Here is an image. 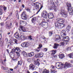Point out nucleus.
Here are the masks:
<instances>
[{
    "instance_id": "1",
    "label": "nucleus",
    "mask_w": 73,
    "mask_h": 73,
    "mask_svg": "<svg viewBox=\"0 0 73 73\" xmlns=\"http://www.w3.org/2000/svg\"><path fill=\"white\" fill-rule=\"evenodd\" d=\"M58 23H55V25L56 28H58V29H61L63 27H64V24H61L62 23H64V19L62 18H59L56 19Z\"/></svg>"
},
{
    "instance_id": "2",
    "label": "nucleus",
    "mask_w": 73,
    "mask_h": 73,
    "mask_svg": "<svg viewBox=\"0 0 73 73\" xmlns=\"http://www.w3.org/2000/svg\"><path fill=\"white\" fill-rule=\"evenodd\" d=\"M34 5L35 7V9L37 10H38V11L36 13V14H38V13L40 12V11L42 9V6L41 4L38 2H36L34 3Z\"/></svg>"
},
{
    "instance_id": "3",
    "label": "nucleus",
    "mask_w": 73,
    "mask_h": 73,
    "mask_svg": "<svg viewBox=\"0 0 73 73\" xmlns=\"http://www.w3.org/2000/svg\"><path fill=\"white\" fill-rule=\"evenodd\" d=\"M20 52H21V50H20V48L18 47H16V48L15 50L14 49H12L11 52V53H14V52H15L17 56L18 57H19V56H20V54L19 53Z\"/></svg>"
},
{
    "instance_id": "4",
    "label": "nucleus",
    "mask_w": 73,
    "mask_h": 73,
    "mask_svg": "<svg viewBox=\"0 0 73 73\" xmlns=\"http://www.w3.org/2000/svg\"><path fill=\"white\" fill-rule=\"evenodd\" d=\"M61 65L62 66H63V68L64 69L66 68H69V67H72V64L69 63L67 62H66L65 64V65H63V64H61Z\"/></svg>"
},
{
    "instance_id": "5",
    "label": "nucleus",
    "mask_w": 73,
    "mask_h": 73,
    "mask_svg": "<svg viewBox=\"0 0 73 73\" xmlns=\"http://www.w3.org/2000/svg\"><path fill=\"white\" fill-rule=\"evenodd\" d=\"M60 14L62 16L64 17H67L68 16L67 13L65 12L64 10V9L61 10V12L60 13Z\"/></svg>"
},
{
    "instance_id": "6",
    "label": "nucleus",
    "mask_w": 73,
    "mask_h": 73,
    "mask_svg": "<svg viewBox=\"0 0 73 73\" xmlns=\"http://www.w3.org/2000/svg\"><path fill=\"white\" fill-rule=\"evenodd\" d=\"M22 19L23 20H25L27 19V15L25 13V11H24L21 14Z\"/></svg>"
},
{
    "instance_id": "7",
    "label": "nucleus",
    "mask_w": 73,
    "mask_h": 73,
    "mask_svg": "<svg viewBox=\"0 0 73 73\" xmlns=\"http://www.w3.org/2000/svg\"><path fill=\"white\" fill-rule=\"evenodd\" d=\"M67 7H68V12L71 11V10H72V6H71V4L69 3H67Z\"/></svg>"
},
{
    "instance_id": "8",
    "label": "nucleus",
    "mask_w": 73,
    "mask_h": 73,
    "mask_svg": "<svg viewBox=\"0 0 73 73\" xmlns=\"http://www.w3.org/2000/svg\"><path fill=\"white\" fill-rule=\"evenodd\" d=\"M48 17L49 19H53V18L54 17L53 13H49L48 15Z\"/></svg>"
},
{
    "instance_id": "9",
    "label": "nucleus",
    "mask_w": 73,
    "mask_h": 73,
    "mask_svg": "<svg viewBox=\"0 0 73 73\" xmlns=\"http://www.w3.org/2000/svg\"><path fill=\"white\" fill-rule=\"evenodd\" d=\"M39 25H41L42 27H43V26L45 25H47L48 26V23L47 22L45 23L44 22H42L41 23H40L39 24Z\"/></svg>"
},
{
    "instance_id": "10",
    "label": "nucleus",
    "mask_w": 73,
    "mask_h": 73,
    "mask_svg": "<svg viewBox=\"0 0 73 73\" xmlns=\"http://www.w3.org/2000/svg\"><path fill=\"white\" fill-rule=\"evenodd\" d=\"M14 37H15L18 40H19V34L17 33H16L14 34Z\"/></svg>"
},
{
    "instance_id": "11",
    "label": "nucleus",
    "mask_w": 73,
    "mask_h": 73,
    "mask_svg": "<svg viewBox=\"0 0 73 73\" xmlns=\"http://www.w3.org/2000/svg\"><path fill=\"white\" fill-rule=\"evenodd\" d=\"M61 33L62 34V36H66V32L65 30H62L61 31Z\"/></svg>"
},
{
    "instance_id": "12",
    "label": "nucleus",
    "mask_w": 73,
    "mask_h": 73,
    "mask_svg": "<svg viewBox=\"0 0 73 73\" xmlns=\"http://www.w3.org/2000/svg\"><path fill=\"white\" fill-rule=\"evenodd\" d=\"M59 57L60 59H62L65 57V55L64 54H61L59 55Z\"/></svg>"
},
{
    "instance_id": "13",
    "label": "nucleus",
    "mask_w": 73,
    "mask_h": 73,
    "mask_svg": "<svg viewBox=\"0 0 73 73\" xmlns=\"http://www.w3.org/2000/svg\"><path fill=\"white\" fill-rule=\"evenodd\" d=\"M19 28H20V29H21V30L23 31V32H26V29H25V28L23 27L21 25L20 26Z\"/></svg>"
},
{
    "instance_id": "14",
    "label": "nucleus",
    "mask_w": 73,
    "mask_h": 73,
    "mask_svg": "<svg viewBox=\"0 0 73 73\" xmlns=\"http://www.w3.org/2000/svg\"><path fill=\"white\" fill-rule=\"evenodd\" d=\"M42 46V44H39V47L38 48V49H36V50H37V51L38 52L39 51H40V49L41 48Z\"/></svg>"
},
{
    "instance_id": "15",
    "label": "nucleus",
    "mask_w": 73,
    "mask_h": 73,
    "mask_svg": "<svg viewBox=\"0 0 73 73\" xmlns=\"http://www.w3.org/2000/svg\"><path fill=\"white\" fill-rule=\"evenodd\" d=\"M35 65L37 66H38L39 65H40V62H39L38 61H35L34 62Z\"/></svg>"
},
{
    "instance_id": "16",
    "label": "nucleus",
    "mask_w": 73,
    "mask_h": 73,
    "mask_svg": "<svg viewBox=\"0 0 73 73\" xmlns=\"http://www.w3.org/2000/svg\"><path fill=\"white\" fill-rule=\"evenodd\" d=\"M22 54L24 57H27V52H26L25 51H23L22 52Z\"/></svg>"
},
{
    "instance_id": "17",
    "label": "nucleus",
    "mask_w": 73,
    "mask_h": 73,
    "mask_svg": "<svg viewBox=\"0 0 73 73\" xmlns=\"http://www.w3.org/2000/svg\"><path fill=\"white\" fill-rule=\"evenodd\" d=\"M71 28V27L70 26L68 25L67 26V27L66 28V30L67 32H69L70 31V29Z\"/></svg>"
},
{
    "instance_id": "18",
    "label": "nucleus",
    "mask_w": 73,
    "mask_h": 73,
    "mask_svg": "<svg viewBox=\"0 0 73 73\" xmlns=\"http://www.w3.org/2000/svg\"><path fill=\"white\" fill-rule=\"evenodd\" d=\"M36 55L38 57H43V54L41 53L37 54Z\"/></svg>"
},
{
    "instance_id": "19",
    "label": "nucleus",
    "mask_w": 73,
    "mask_h": 73,
    "mask_svg": "<svg viewBox=\"0 0 73 73\" xmlns=\"http://www.w3.org/2000/svg\"><path fill=\"white\" fill-rule=\"evenodd\" d=\"M30 68L32 70H34L35 69V66L33 64H31L29 66Z\"/></svg>"
},
{
    "instance_id": "20",
    "label": "nucleus",
    "mask_w": 73,
    "mask_h": 73,
    "mask_svg": "<svg viewBox=\"0 0 73 73\" xmlns=\"http://www.w3.org/2000/svg\"><path fill=\"white\" fill-rule=\"evenodd\" d=\"M61 36L62 37V38H63L64 39L68 40H69V37L68 36L65 37L66 36H65V35H62Z\"/></svg>"
},
{
    "instance_id": "21",
    "label": "nucleus",
    "mask_w": 73,
    "mask_h": 73,
    "mask_svg": "<svg viewBox=\"0 0 73 73\" xmlns=\"http://www.w3.org/2000/svg\"><path fill=\"white\" fill-rule=\"evenodd\" d=\"M59 46V44L57 43L54 44V45L53 46V48L54 49H57V46Z\"/></svg>"
},
{
    "instance_id": "22",
    "label": "nucleus",
    "mask_w": 73,
    "mask_h": 73,
    "mask_svg": "<svg viewBox=\"0 0 73 73\" xmlns=\"http://www.w3.org/2000/svg\"><path fill=\"white\" fill-rule=\"evenodd\" d=\"M28 55L29 57H32V56H34V52H31V53H29Z\"/></svg>"
},
{
    "instance_id": "23",
    "label": "nucleus",
    "mask_w": 73,
    "mask_h": 73,
    "mask_svg": "<svg viewBox=\"0 0 73 73\" xmlns=\"http://www.w3.org/2000/svg\"><path fill=\"white\" fill-rule=\"evenodd\" d=\"M56 52H57V51L56 50H52L51 51L52 53H51V56H53V55L55 54L56 53Z\"/></svg>"
},
{
    "instance_id": "24",
    "label": "nucleus",
    "mask_w": 73,
    "mask_h": 73,
    "mask_svg": "<svg viewBox=\"0 0 73 73\" xmlns=\"http://www.w3.org/2000/svg\"><path fill=\"white\" fill-rule=\"evenodd\" d=\"M36 21V17H34L33 18L32 20L31 21L33 23H34V22Z\"/></svg>"
},
{
    "instance_id": "25",
    "label": "nucleus",
    "mask_w": 73,
    "mask_h": 73,
    "mask_svg": "<svg viewBox=\"0 0 73 73\" xmlns=\"http://www.w3.org/2000/svg\"><path fill=\"white\" fill-rule=\"evenodd\" d=\"M46 16L47 15L43 13H42V17H43L44 18V19H46Z\"/></svg>"
},
{
    "instance_id": "26",
    "label": "nucleus",
    "mask_w": 73,
    "mask_h": 73,
    "mask_svg": "<svg viewBox=\"0 0 73 73\" xmlns=\"http://www.w3.org/2000/svg\"><path fill=\"white\" fill-rule=\"evenodd\" d=\"M55 38H59L61 39V37L60 36V35H56L55 36Z\"/></svg>"
},
{
    "instance_id": "27",
    "label": "nucleus",
    "mask_w": 73,
    "mask_h": 73,
    "mask_svg": "<svg viewBox=\"0 0 73 73\" xmlns=\"http://www.w3.org/2000/svg\"><path fill=\"white\" fill-rule=\"evenodd\" d=\"M68 56L70 58H73V53H71L68 55Z\"/></svg>"
},
{
    "instance_id": "28",
    "label": "nucleus",
    "mask_w": 73,
    "mask_h": 73,
    "mask_svg": "<svg viewBox=\"0 0 73 73\" xmlns=\"http://www.w3.org/2000/svg\"><path fill=\"white\" fill-rule=\"evenodd\" d=\"M5 27L6 28H8L9 29H11V28H12V27L9 26V25L8 24H6L5 25Z\"/></svg>"
},
{
    "instance_id": "29",
    "label": "nucleus",
    "mask_w": 73,
    "mask_h": 73,
    "mask_svg": "<svg viewBox=\"0 0 73 73\" xmlns=\"http://www.w3.org/2000/svg\"><path fill=\"white\" fill-rule=\"evenodd\" d=\"M21 46L23 47V48H25V43H23L21 44Z\"/></svg>"
},
{
    "instance_id": "30",
    "label": "nucleus",
    "mask_w": 73,
    "mask_h": 73,
    "mask_svg": "<svg viewBox=\"0 0 73 73\" xmlns=\"http://www.w3.org/2000/svg\"><path fill=\"white\" fill-rule=\"evenodd\" d=\"M25 46L26 47H28L29 45V42H26L25 43Z\"/></svg>"
},
{
    "instance_id": "31",
    "label": "nucleus",
    "mask_w": 73,
    "mask_h": 73,
    "mask_svg": "<svg viewBox=\"0 0 73 73\" xmlns=\"http://www.w3.org/2000/svg\"><path fill=\"white\" fill-rule=\"evenodd\" d=\"M21 64H22V61H18V65H21Z\"/></svg>"
},
{
    "instance_id": "32",
    "label": "nucleus",
    "mask_w": 73,
    "mask_h": 73,
    "mask_svg": "<svg viewBox=\"0 0 73 73\" xmlns=\"http://www.w3.org/2000/svg\"><path fill=\"white\" fill-rule=\"evenodd\" d=\"M66 49L67 50H71V47H67Z\"/></svg>"
},
{
    "instance_id": "33",
    "label": "nucleus",
    "mask_w": 73,
    "mask_h": 73,
    "mask_svg": "<svg viewBox=\"0 0 73 73\" xmlns=\"http://www.w3.org/2000/svg\"><path fill=\"white\" fill-rule=\"evenodd\" d=\"M53 32H52V31L49 32V36H52V35H53Z\"/></svg>"
},
{
    "instance_id": "34",
    "label": "nucleus",
    "mask_w": 73,
    "mask_h": 73,
    "mask_svg": "<svg viewBox=\"0 0 73 73\" xmlns=\"http://www.w3.org/2000/svg\"><path fill=\"white\" fill-rule=\"evenodd\" d=\"M3 14V10L0 8V15Z\"/></svg>"
},
{
    "instance_id": "35",
    "label": "nucleus",
    "mask_w": 73,
    "mask_h": 73,
    "mask_svg": "<svg viewBox=\"0 0 73 73\" xmlns=\"http://www.w3.org/2000/svg\"><path fill=\"white\" fill-rule=\"evenodd\" d=\"M21 40H24L25 39V36H21Z\"/></svg>"
},
{
    "instance_id": "36",
    "label": "nucleus",
    "mask_w": 73,
    "mask_h": 73,
    "mask_svg": "<svg viewBox=\"0 0 73 73\" xmlns=\"http://www.w3.org/2000/svg\"><path fill=\"white\" fill-rule=\"evenodd\" d=\"M14 40L15 44H18L17 43V40L16 39H14Z\"/></svg>"
},
{
    "instance_id": "37",
    "label": "nucleus",
    "mask_w": 73,
    "mask_h": 73,
    "mask_svg": "<svg viewBox=\"0 0 73 73\" xmlns=\"http://www.w3.org/2000/svg\"><path fill=\"white\" fill-rule=\"evenodd\" d=\"M55 67L54 66H53V65H52L51 66V68H52V70H53L54 69Z\"/></svg>"
},
{
    "instance_id": "38",
    "label": "nucleus",
    "mask_w": 73,
    "mask_h": 73,
    "mask_svg": "<svg viewBox=\"0 0 73 73\" xmlns=\"http://www.w3.org/2000/svg\"><path fill=\"white\" fill-rule=\"evenodd\" d=\"M69 12H70L69 13L70 15H73V12L72 11V10H71V11H70Z\"/></svg>"
},
{
    "instance_id": "39",
    "label": "nucleus",
    "mask_w": 73,
    "mask_h": 73,
    "mask_svg": "<svg viewBox=\"0 0 73 73\" xmlns=\"http://www.w3.org/2000/svg\"><path fill=\"white\" fill-rule=\"evenodd\" d=\"M53 58L54 59H57V57L55 55H54L53 56Z\"/></svg>"
},
{
    "instance_id": "40",
    "label": "nucleus",
    "mask_w": 73,
    "mask_h": 73,
    "mask_svg": "<svg viewBox=\"0 0 73 73\" xmlns=\"http://www.w3.org/2000/svg\"><path fill=\"white\" fill-rule=\"evenodd\" d=\"M60 39H59V38H55V40L56 41H58Z\"/></svg>"
},
{
    "instance_id": "41",
    "label": "nucleus",
    "mask_w": 73,
    "mask_h": 73,
    "mask_svg": "<svg viewBox=\"0 0 73 73\" xmlns=\"http://www.w3.org/2000/svg\"><path fill=\"white\" fill-rule=\"evenodd\" d=\"M43 13L44 14L46 15H48V13H47V11H45L44 13Z\"/></svg>"
},
{
    "instance_id": "42",
    "label": "nucleus",
    "mask_w": 73,
    "mask_h": 73,
    "mask_svg": "<svg viewBox=\"0 0 73 73\" xmlns=\"http://www.w3.org/2000/svg\"><path fill=\"white\" fill-rule=\"evenodd\" d=\"M51 73H55L56 72V71H55V70H51Z\"/></svg>"
},
{
    "instance_id": "43",
    "label": "nucleus",
    "mask_w": 73,
    "mask_h": 73,
    "mask_svg": "<svg viewBox=\"0 0 73 73\" xmlns=\"http://www.w3.org/2000/svg\"><path fill=\"white\" fill-rule=\"evenodd\" d=\"M65 42H62L60 43V44H61V45H64V43Z\"/></svg>"
},
{
    "instance_id": "44",
    "label": "nucleus",
    "mask_w": 73,
    "mask_h": 73,
    "mask_svg": "<svg viewBox=\"0 0 73 73\" xmlns=\"http://www.w3.org/2000/svg\"><path fill=\"white\" fill-rule=\"evenodd\" d=\"M29 38L30 40H31L32 39V36H29Z\"/></svg>"
},
{
    "instance_id": "45",
    "label": "nucleus",
    "mask_w": 73,
    "mask_h": 73,
    "mask_svg": "<svg viewBox=\"0 0 73 73\" xmlns=\"http://www.w3.org/2000/svg\"><path fill=\"white\" fill-rule=\"evenodd\" d=\"M46 69H44V70L42 72L43 73H46Z\"/></svg>"
},
{
    "instance_id": "46",
    "label": "nucleus",
    "mask_w": 73,
    "mask_h": 73,
    "mask_svg": "<svg viewBox=\"0 0 73 73\" xmlns=\"http://www.w3.org/2000/svg\"><path fill=\"white\" fill-rule=\"evenodd\" d=\"M26 10L27 11H28V12H30V11H31V9L29 8H27L26 9Z\"/></svg>"
},
{
    "instance_id": "47",
    "label": "nucleus",
    "mask_w": 73,
    "mask_h": 73,
    "mask_svg": "<svg viewBox=\"0 0 73 73\" xmlns=\"http://www.w3.org/2000/svg\"><path fill=\"white\" fill-rule=\"evenodd\" d=\"M44 50L45 52H46L48 50V48H44Z\"/></svg>"
},
{
    "instance_id": "48",
    "label": "nucleus",
    "mask_w": 73,
    "mask_h": 73,
    "mask_svg": "<svg viewBox=\"0 0 73 73\" xmlns=\"http://www.w3.org/2000/svg\"><path fill=\"white\" fill-rule=\"evenodd\" d=\"M19 22L20 23V24H22V23H24V21H23L21 20H20Z\"/></svg>"
},
{
    "instance_id": "49",
    "label": "nucleus",
    "mask_w": 73,
    "mask_h": 73,
    "mask_svg": "<svg viewBox=\"0 0 73 73\" xmlns=\"http://www.w3.org/2000/svg\"><path fill=\"white\" fill-rule=\"evenodd\" d=\"M46 73H49V71L48 70H46Z\"/></svg>"
},
{
    "instance_id": "50",
    "label": "nucleus",
    "mask_w": 73,
    "mask_h": 73,
    "mask_svg": "<svg viewBox=\"0 0 73 73\" xmlns=\"http://www.w3.org/2000/svg\"><path fill=\"white\" fill-rule=\"evenodd\" d=\"M27 61L28 62H31V59L29 58H28L27 59Z\"/></svg>"
},
{
    "instance_id": "51",
    "label": "nucleus",
    "mask_w": 73,
    "mask_h": 73,
    "mask_svg": "<svg viewBox=\"0 0 73 73\" xmlns=\"http://www.w3.org/2000/svg\"><path fill=\"white\" fill-rule=\"evenodd\" d=\"M3 9L5 11L7 9V7L5 6L3 7Z\"/></svg>"
},
{
    "instance_id": "52",
    "label": "nucleus",
    "mask_w": 73,
    "mask_h": 73,
    "mask_svg": "<svg viewBox=\"0 0 73 73\" xmlns=\"http://www.w3.org/2000/svg\"><path fill=\"white\" fill-rule=\"evenodd\" d=\"M5 41H6L7 42H8V39L7 38H6L5 39Z\"/></svg>"
},
{
    "instance_id": "53",
    "label": "nucleus",
    "mask_w": 73,
    "mask_h": 73,
    "mask_svg": "<svg viewBox=\"0 0 73 73\" xmlns=\"http://www.w3.org/2000/svg\"><path fill=\"white\" fill-rule=\"evenodd\" d=\"M0 25H1V26H3V25H4V24L3 23H0Z\"/></svg>"
},
{
    "instance_id": "54",
    "label": "nucleus",
    "mask_w": 73,
    "mask_h": 73,
    "mask_svg": "<svg viewBox=\"0 0 73 73\" xmlns=\"http://www.w3.org/2000/svg\"><path fill=\"white\" fill-rule=\"evenodd\" d=\"M16 16L17 17H18V19H19V15H18V13H17V14H16Z\"/></svg>"
},
{
    "instance_id": "55",
    "label": "nucleus",
    "mask_w": 73,
    "mask_h": 73,
    "mask_svg": "<svg viewBox=\"0 0 73 73\" xmlns=\"http://www.w3.org/2000/svg\"><path fill=\"white\" fill-rule=\"evenodd\" d=\"M31 1H32V2H33V3L34 2H35V1H36V0H31Z\"/></svg>"
},
{
    "instance_id": "56",
    "label": "nucleus",
    "mask_w": 73,
    "mask_h": 73,
    "mask_svg": "<svg viewBox=\"0 0 73 73\" xmlns=\"http://www.w3.org/2000/svg\"><path fill=\"white\" fill-rule=\"evenodd\" d=\"M54 11H56L57 10V9L56 8H54Z\"/></svg>"
},
{
    "instance_id": "57",
    "label": "nucleus",
    "mask_w": 73,
    "mask_h": 73,
    "mask_svg": "<svg viewBox=\"0 0 73 73\" xmlns=\"http://www.w3.org/2000/svg\"><path fill=\"white\" fill-rule=\"evenodd\" d=\"M49 10H52V7H50V8H49Z\"/></svg>"
},
{
    "instance_id": "58",
    "label": "nucleus",
    "mask_w": 73,
    "mask_h": 73,
    "mask_svg": "<svg viewBox=\"0 0 73 73\" xmlns=\"http://www.w3.org/2000/svg\"><path fill=\"white\" fill-rule=\"evenodd\" d=\"M71 50H73V46L71 47Z\"/></svg>"
},
{
    "instance_id": "59",
    "label": "nucleus",
    "mask_w": 73,
    "mask_h": 73,
    "mask_svg": "<svg viewBox=\"0 0 73 73\" xmlns=\"http://www.w3.org/2000/svg\"><path fill=\"white\" fill-rule=\"evenodd\" d=\"M10 70H11V71H13V69L12 68H10Z\"/></svg>"
},
{
    "instance_id": "60",
    "label": "nucleus",
    "mask_w": 73,
    "mask_h": 73,
    "mask_svg": "<svg viewBox=\"0 0 73 73\" xmlns=\"http://www.w3.org/2000/svg\"><path fill=\"white\" fill-rule=\"evenodd\" d=\"M6 50L7 51V53H9V50L7 49Z\"/></svg>"
},
{
    "instance_id": "61",
    "label": "nucleus",
    "mask_w": 73,
    "mask_h": 73,
    "mask_svg": "<svg viewBox=\"0 0 73 73\" xmlns=\"http://www.w3.org/2000/svg\"><path fill=\"white\" fill-rule=\"evenodd\" d=\"M12 23H11L10 24V27H11V26H12Z\"/></svg>"
},
{
    "instance_id": "62",
    "label": "nucleus",
    "mask_w": 73,
    "mask_h": 73,
    "mask_svg": "<svg viewBox=\"0 0 73 73\" xmlns=\"http://www.w3.org/2000/svg\"><path fill=\"white\" fill-rule=\"evenodd\" d=\"M2 68H3V69L4 70H5L6 68L5 67H4L3 66H2Z\"/></svg>"
},
{
    "instance_id": "63",
    "label": "nucleus",
    "mask_w": 73,
    "mask_h": 73,
    "mask_svg": "<svg viewBox=\"0 0 73 73\" xmlns=\"http://www.w3.org/2000/svg\"><path fill=\"white\" fill-rule=\"evenodd\" d=\"M22 6L23 8H24L25 7V6L24 5H23Z\"/></svg>"
},
{
    "instance_id": "64",
    "label": "nucleus",
    "mask_w": 73,
    "mask_h": 73,
    "mask_svg": "<svg viewBox=\"0 0 73 73\" xmlns=\"http://www.w3.org/2000/svg\"><path fill=\"white\" fill-rule=\"evenodd\" d=\"M16 68H17V66H15L14 68V69H16Z\"/></svg>"
}]
</instances>
